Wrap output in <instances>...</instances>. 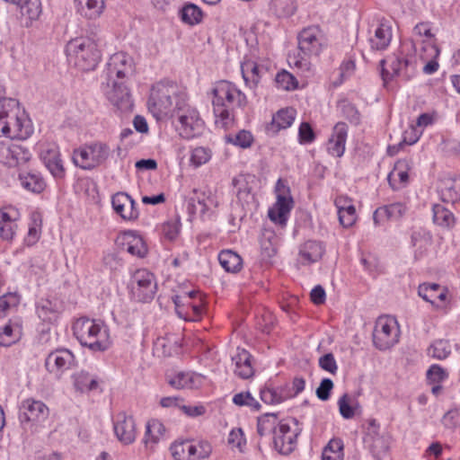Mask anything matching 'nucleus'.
Returning a JSON list of instances; mask_svg holds the SVG:
<instances>
[{
    "label": "nucleus",
    "mask_w": 460,
    "mask_h": 460,
    "mask_svg": "<svg viewBox=\"0 0 460 460\" xmlns=\"http://www.w3.org/2000/svg\"><path fill=\"white\" fill-rule=\"evenodd\" d=\"M418 294L438 311L446 313L450 308L452 296L446 287L434 283L421 284L419 286Z\"/></svg>",
    "instance_id": "6ab92c4d"
},
{
    "label": "nucleus",
    "mask_w": 460,
    "mask_h": 460,
    "mask_svg": "<svg viewBox=\"0 0 460 460\" xmlns=\"http://www.w3.org/2000/svg\"><path fill=\"white\" fill-rule=\"evenodd\" d=\"M296 111L293 108H283L273 114L271 121L267 124L266 130L269 134H277L280 130L287 129L294 123Z\"/></svg>",
    "instance_id": "7c9ffc66"
},
{
    "label": "nucleus",
    "mask_w": 460,
    "mask_h": 460,
    "mask_svg": "<svg viewBox=\"0 0 460 460\" xmlns=\"http://www.w3.org/2000/svg\"><path fill=\"white\" fill-rule=\"evenodd\" d=\"M433 221L436 225L451 228L455 225V217L452 212L446 208L443 205L437 204L433 206Z\"/></svg>",
    "instance_id": "4d7b16f0"
},
{
    "label": "nucleus",
    "mask_w": 460,
    "mask_h": 460,
    "mask_svg": "<svg viewBox=\"0 0 460 460\" xmlns=\"http://www.w3.org/2000/svg\"><path fill=\"white\" fill-rule=\"evenodd\" d=\"M72 378L75 390L80 393H88L99 388L98 377L85 371L74 374Z\"/></svg>",
    "instance_id": "a19ab883"
},
{
    "label": "nucleus",
    "mask_w": 460,
    "mask_h": 460,
    "mask_svg": "<svg viewBox=\"0 0 460 460\" xmlns=\"http://www.w3.org/2000/svg\"><path fill=\"white\" fill-rule=\"evenodd\" d=\"M215 123L221 128H228L234 125V118L231 111L232 106L225 104H212Z\"/></svg>",
    "instance_id": "8fccbe9b"
},
{
    "label": "nucleus",
    "mask_w": 460,
    "mask_h": 460,
    "mask_svg": "<svg viewBox=\"0 0 460 460\" xmlns=\"http://www.w3.org/2000/svg\"><path fill=\"white\" fill-rule=\"evenodd\" d=\"M75 13L87 21H96L104 13L106 0H74Z\"/></svg>",
    "instance_id": "bb28decb"
},
{
    "label": "nucleus",
    "mask_w": 460,
    "mask_h": 460,
    "mask_svg": "<svg viewBox=\"0 0 460 460\" xmlns=\"http://www.w3.org/2000/svg\"><path fill=\"white\" fill-rule=\"evenodd\" d=\"M348 127L345 123H337L328 142V152L336 157H341L345 152Z\"/></svg>",
    "instance_id": "473e14b6"
},
{
    "label": "nucleus",
    "mask_w": 460,
    "mask_h": 460,
    "mask_svg": "<svg viewBox=\"0 0 460 460\" xmlns=\"http://www.w3.org/2000/svg\"><path fill=\"white\" fill-rule=\"evenodd\" d=\"M274 83L275 86L282 91H293L298 86V82L296 77L287 70L278 72Z\"/></svg>",
    "instance_id": "052dcab7"
},
{
    "label": "nucleus",
    "mask_w": 460,
    "mask_h": 460,
    "mask_svg": "<svg viewBox=\"0 0 460 460\" xmlns=\"http://www.w3.org/2000/svg\"><path fill=\"white\" fill-rule=\"evenodd\" d=\"M36 150L50 174L56 179H63L66 175V169L57 143L42 138L37 143Z\"/></svg>",
    "instance_id": "9b49d317"
},
{
    "label": "nucleus",
    "mask_w": 460,
    "mask_h": 460,
    "mask_svg": "<svg viewBox=\"0 0 460 460\" xmlns=\"http://www.w3.org/2000/svg\"><path fill=\"white\" fill-rule=\"evenodd\" d=\"M221 266L228 272H237L242 269L243 260L231 250L222 251L218 255Z\"/></svg>",
    "instance_id": "864d4df0"
},
{
    "label": "nucleus",
    "mask_w": 460,
    "mask_h": 460,
    "mask_svg": "<svg viewBox=\"0 0 460 460\" xmlns=\"http://www.w3.org/2000/svg\"><path fill=\"white\" fill-rule=\"evenodd\" d=\"M213 151L210 147L205 146H196L190 148L189 152V164L197 169L207 164L212 159Z\"/></svg>",
    "instance_id": "37998d69"
},
{
    "label": "nucleus",
    "mask_w": 460,
    "mask_h": 460,
    "mask_svg": "<svg viewBox=\"0 0 460 460\" xmlns=\"http://www.w3.org/2000/svg\"><path fill=\"white\" fill-rule=\"evenodd\" d=\"M117 241L132 256L144 258L148 252V246L144 237L136 230H127L120 233Z\"/></svg>",
    "instance_id": "5701e85b"
},
{
    "label": "nucleus",
    "mask_w": 460,
    "mask_h": 460,
    "mask_svg": "<svg viewBox=\"0 0 460 460\" xmlns=\"http://www.w3.org/2000/svg\"><path fill=\"white\" fill-rule=\"evenodd\" d=\"M298 47L305 56L317 58L328 48V40L322 29L312 26L299 33Z\"/></svg>",
    "instance_id": "2eb2a0df"
},
{
    "label": "nucleus",
    "mask_w": 460,
    "mask_h": 460,
    "mask_svg": "<svg viewBox=\"0 0 460 460\" xmlns=\"http://www.w3.org/2000/svg\"><path fill=\"white\" fill-rule=\"evenodd\" d=\"M102 92L110 103L121 112H128L133 109V101L127 81L106 80L102 84Z\"/></svg>",
    "instance_id": "4468645a"
},
{
    "label": "nucleus",
    "mask_w": 460,
    "mask_h": 460,
    "mask_svg": "<svg viewBox=\"0 0 460 460\" xmlns=\"http://www.w3.org/2000/svg\"><path fill=\"white\" fill-rule=\"evenodd\" d=\"M343 442L339 438L331 439L324 447L322 460H343Z\"/></svg>",
    "instance_id": "bf43d9fd"
},
{
    "label": "nucleus",
    "mask_w": 460,
    "mask_h": 460,
    "mask_svg": "<svg viewBox=\"0 0 460 460\" xmlns=\"http://www.w3.org/2000/svg\"><path fill=\"white\" fill-rule=\"evenodd\" d=\"M452 346L448 341L438 340L429 348L428 353L434 358L444 359L449 356Z\"/></svg>",
    "instance_id": "0e129e2a"
},
{
    "label": "nucleus",
    "mask_w": 460,
    "mask_h": 460,
    "mask_svg": "<svg viewBox=\"0 0 460 460\" xmlns=\"http://www.w3.org/2000/svg\"><path fill=\"white\" fill-rule=\"evenodd\" d=\"M20 303V296L17 293L9 292L0 296V318L6 315L9 310L17 306Z\"/></svg>",
    "instance_id": "69168bd1"
},
{
    "label": "nucleus",
    "mask_w": 460,
    "mask_h": 460,
    "mask_svg": "<svg viewBox=\"0 0 460 460\" xmlns=\"http://www.w3.org/2000/svg\"><path fill=\"white\" fill-rule=\"evenodd\" d=\"M172 460H192L191 438H177L168 447Z\"/></svg>",
    "instance_id": "c9c22d12"
},
{
    "label": "nucleus",
    "mask_w": 460,
    "mask_h": 460,
    "mask_svg": "<svg viewBox=\"0 0 460 460\" xmlns=\"http://www.w3.org/2000/svg\"><path fill=\"white\" fill-rule=\"evenodd\" d=\"M19 181L23 189L33 193H40L46 188L44 179L38 172H22L19 174Z\"/></svg>",
    "instance_id": "79ce46f5"
},
{
    "label": "nucleus",
    "mask_w": 460,
    "mask_h": 460,
    "mask_svg": "<svg viewBox=\"0 0 460 460\" xmlns=\"http://www.w3.org/2000/svg\"><path fill=\"white\" fill-rule=\"evenodd\" d=\"M75 365V355L67 349H58L51 351L45 360L47 370L57 376H60Z\"/></svg>",
    "instance_id": "4be33fe9"
},
{
    "label": "nucleus",
    "mask_w": 460,
    "mask_h": 460,
    "mask_svg": "<svg viewBox=\"0 0 460 460\" xmlns=\"http://www.w3.org/2000/svg\"><path fill=\"white\" fill-rule=\"evenodd\" d=\"M181 21L190 26L199 24L203 20V12L196 4L189 3L184 4L179 12Z\"/></svg>",
    "instance_id": "09e8293b"
},
{
    "label": "nucleus",
    "mask_w": 460,
    "mask_h": 460,
    "mask_svg": "<svg viewBox=\"0 0 460 460\" xmlns=\"http://www.w3.org/2000/svg\"><path fill=\"white\" fill-rule=\"evenodd\" d=\"M166 429L164 423L157 419L148 420L145 426L142 443L146 449L155 450L156 446L164 439Z\"/></svg>",
    "instance_id": "c85d7f7f"
},
{
    "label": "nucleus",
    "mask_w": 460,
    "mask_h": 460,
    "mask_svg": "<svg viewBox=\"0 0 460 460\" xmlns=\"http://www.w3.org/2000/svg\"><path fill=\"white\" fill-rule=\"evenodd\" d=\"M337 403L341 415L347 420L352 419L360 409L357 400L348 394L341 396Z\"/></svg>",
    "instance_id": "6e6d98bb"
},
{
    "label": "nucleus",
    "mask_w": 460,
    "mask_h": 460,
    "mask_svg": "<svg viewBox=\"0 0 460 460\" xmlns=\"http://www.w3.org/2000/svg\"><path fill=\"white\" fill-rule=\"evenodd\" d=\"M66 54L68 62L84 72L94 70L102 59L100 43L94 36L70 40L66 46Z\"/></svg>",
    "instance_id": "39448f33"
},
{
    "label": "nucleus",
    "mask_w": 460,
    "mask_h": 460,
    "mask_svg": "<svg viewBox=\"0 0 460 460\" xmlns=\"http://www.w3.org/2000/svg\"><path fill=\"white\" fill-rule=\"evenodd\" d=\"M393 39V26L389 21H381L369 34L368 42L373 50L386 49Z\"/></svg>",
    "instance_id": "393cba45"
},
{
    "label": "nucleus",
    "mask_w": 460,
    "mask_h": 460,
    "mask_svg": "<svg viewBox=\"0 0 460 460\" xmlns=\"http://www.w3.org/2000/svg\"><path fill=\"white\" fill-rule=\"evenodd\" d=\"M300 429L295 420H281L272 437L274 449L281 455H289L296 447Z\"/></svg>",
    "instance_id": "ddd939ff"
},
{
    "label": "nucleus",
    "mask_w": 460,
    "mask_h": 460,
    "mask_svg": "<svg viewBox=\"0 0 460 460\" xmlns=\"http://www.w3.org/2000/svg\"><path fill=\"white\" fill-rule=\"evenodd\" d=\"M411 169V161L407 159L398 160L388 174V181L391 187L394 190H399L406 186L410 181Z\"/></svg>",
    "instance_id": "c756f323"
},
{
    "label": "nucleus",
    "mask_w": 460,
    "mask_h": 460,
    "mask_svg": "<svg viewBox=\"0 0 460 460\" xmlns=\"http://www.w3.org/2000/svg\"><path fill=\"white\" fill-rule=\"evenodd\" d=\"M268 69L269 60H264L260 51H251L241 63L243 78L250 87H256Z\"/></svg>",
    "instance_id": "a211bd4d"
},
{
    "label": "nucleus",
    "mask_w": 460,
    "mask_h": 460,
    "mask_svg": "<svg viewBox=\"0 0 460 460\" xmlns=\"http://www.w3.org/2000/svg\"><path fill=\"white\" fill-rule=\"evenodd\" d=\"M33 131L31 119L16 100L0 102V137L25 140Z\"/></svg>",
    "instance_id": "7ed1b4c3"
},
{
    "label": "nucleus",
    "mask_w": 460,
    "mask_h": 460,
    "mask_svg": "<svg viewBox=\"0 0 460 460\" xmlns=\"http://www.w3.org/2000/svg\"><path fill=\"white\" fill-rule=\"evenodd\" d=\"M178 341V337L173 334L158 337L154 342L153 350L155 355L157 357H167L177 353L179 349Z\"/></svg>",
    "instance_id": "58836bf2"
},
{
    "label": "nucleus",
    "mask_w": 460,
    "mask_h": 460,
    "mask_svg": "<svg viewBox=\"0 0 460 460\" xmlns=\"http://www.w3.org/2000/svg\"><path fill=\"white\" fill-rule=\"evenodd\" d=\"M220 204L217 194L210 190H205L198 195L199 212L203 216L210 217L215 213Z\"/></svg>",
    "instance_id": "ea45409f"
},
{
    "label": "nucleus",
    "mask_w": 460,
    "mask_h": 460,
    "mask_svg": "<svg viewBox=\"0 0 460 460\" xmlns=\"http://www.w3.org/2000/svg\"><path fill=\"white\" fill-rule=\"evenodd\" d=\"M111 154L108 144L93 141L75 148L72 155L73 164L82 170L91 171L102 165Z\"/></svg>",
    "instance_id": "423d86ee"
},
{
    "label": "nucleus",
    "mask_w": 460,
    "mask_h": 460,
    "mask_svg": "<svg viewBox=\"0 0 460 460\" xmlns=\"http://www.w3.org/2000/svg\"><path fill=\"white\" fill-rule=\"evenodd\" d=\"M147 108L157 120L171 118L175 131L184 139L199 137L206 131L199 110L190 102L186 91L172 81L163 80L152 86Z\"/></svg>",
    "instance_id": "f03ea898"
},
{
    "label": "nucleus",
    "mask_w": 460,
    "mask_h": 460,
    "mask_svg": "<svg viewBox=\"0 0 460 460\" xmlns=\"http://www.w3.org/2000/svg\"><path fill=\"white\" fill-rule=\"evenodd\" d=\"M290 398L286 387H266L261 391V399L268 404H279Z\"/></svg>",
    "instance_id": "3c124183"
},
{
    "label": "nucleus",
    "mask_w": 460,
    "mask_h": 460,
    "mask_svg": "<svg viewBox=\"0 0 460 460\" xmlns=\"http://www.w3.org/2000/svg\"><path fill=\"white\" fill-rule=\"evenodd\" d=\"M227 445L234 453H245L247 449V438L243 429L234 428L229 431Z\"/></svg>",
    "instance_id": "603ef678"
},
{
    "label": "nucleus",
    "mask_w": 460,
    "mask_h": 460,
    "mask_svg": "<svg viewBox=\"0 0 460 460\" xmlns=\"http://www.w3.org/2000/svg\"><path fill=\"white\" fill-rule=\"evenodd\" d=\"M315 135L313 128L307 122H302L298 128V142L301 145H308L314 142Z\"/></svg>",
    "instance_id": "774afa93"
},
{
    "label": "nucleus",
    "mask_w": 460,
    "mask_h": 460,
    "mask_svg": "<svg viewBox=\"0 0 460 460\" xmlns=\"http://www.w3.org/2000/svg\"><path fill=\"white\" fill-rule=\"evenodd\" d=\"M439 54L432 24L428 22H418L412 29L411 39L402 43L399 53L381 60L385 84L394 78L404 81L411 79L420 65H423L425 74H434L438 69L437 59Z\"/></svg>",
    "instance_id": "f257e3e1"
},
{
    "label": "nucleus",
    "mask_w": 460,
    "mask_h": 460,
    "mask_svg": "<svg viewBox=\"0 0 460 460\" xmlns=\"http://www.w3.org/2000/svg\"><path fill=\"white\" fill-rule=\"evenodd\" d=\"M22 322L13 318L0 327V346H11L19 341L22 335Z\"/></svg>",
    "instance_id": "2f4dec72"
},
{
    "label": "nucleus",
    "mask_w": 460,
    "mask_h": 460,
    "mask_svg": "<svg viewBox=\"0 0 460 460\" xmlns=\"http://www.w3.org/2000/svg\"><path fill=\"white\" fill-rule=\"evenodd\" d=\"M31 157L30 151L20 145H11L3 154V162L8 166H16L28 162Z\"/></svg>",
    "instance_id": "e433bc0d"
},
{
    "label": "nucleus",
    "mask_w": 460,
    "mask_h": 460,
    "mask_svg": "<svg viewBox=\"0 0 460 460\" xmlns=\"http://www.w3.org/2000/svg\"><path fill=\"white\" fill-rule=\"evenodd\" d=\"M281 420L275 413H265L257 418V432L261 437L274 436Z\"/></svg>",
    "instance_id": "c03bdc74"
},
{
    "label": "nucleus",
    "mask_w": 460,
    "mask_h": 460,
    "mask_svg": "<svg viewBox=\"0 0 460 460\" xmlns=\"http://www.w3.org/2000/svg\"><path fill=\"white\" fill-rule=\"evenodd\" d=\"M42 217L38 211H33L30 215L28 223V233L24 238L27 245H34L41 236Z\"/></svg>",
    "instance_id": "a18cd8bd"
},
{
    "label": "nucleus",
    "mask_w": 460,
    "mask_h": 460,
    "mask_svg": "<svg viewBox=\"0 0 460 460\" xmlns=\"http://www.w3.org/2000/svg\"><path fill=\"white\" fill-rule=\"evenodd\" d=\"M233 402L240 407L246 406L252 411H259L261 403L252 395L250 392H241L234 395Z\"/></svg>",
    "instance_id": "e2e57ef3"
},
{
    "label": "nucleus",
    "mask_w": 460,
    "mask_h": 460,
    "mask_svg": "<svg viewBox=\"0 0 460 460\" xmlns=\"http://www.w3.org/2000/svg\"><path fill=\"white\" fill-rule=\"evenodd\" d=\"M275 201L268 209V217L275 225L284 226L287 225L295 201L288 182L279 179L274 188Z\"/></svg>",
    "instance_id": "0eeeda50"
},
{
    "label": "nucleus",
    "mask_w": 460,
    "mask_h": 460,
    "mask_svg": "<svg viewBox=\"0 0 460 460\" xmlns=\"http://www.w3.org/2000/svg\"><path fill=\"white\" fill-rule=\"evenodd\" d=\"M111 421L114 436L120 444L129 446L136 442L138 431L133 415L119 411L113 413Z\"/></svg>",
    "instance_id": "f3484780"
},
{
    "label": "nucleus",
    "mask_w": 460,
    "mask_h": 460,
    "mask_svg": "<svg viewBox=\"0 0 460 460\" xmlns=\"http://www.w3.org/2000/svg\"><path fill=\"white\" fill-rule=\"evenodd\" d=\"M400 327L397 320L390 315L380 316L375 324L373 341L379 349H387L399 341Z\"/></svg>",
    "instance_id": "f8f14e48"
},
{
    "label": "nucleus",
    "mask_w": 460,
    "mask_h": 460,
    "mask_svg": "<svg viewBox=\"0 0 460 460\" xmlns=\"http://www.w3.org/2000/svg\"><path fill=\"white\" fill-rule=\"evenodd\" d=\"M133 73V59L124 52L113 54L108 62L106 80L127 81Z\"/></svg>",
    "instance_id": "aec40b11"
},
{
    "label": "nucleus",
    "mask_w": 460,
    "mask_h": 460,
    "mask_svg": "<svg viewBox=\"0 0 460 460\" xmlns=\"http://www.w3.org/2000/svg\"><path fill=\"white\" fill-rule=\"evenodd\" d=\"M212 104L242 107L246 104V96L234 84L228 81H218L210 90Z\"/></svg>",
    "instance_id": "dca6fc26"
},
{
    "label": "nucleus",
    "mask_w": 460,
    "mask_h": 460,
    "mask_svg": "<svg viewBox=\"0 0 460 460\" xmlns=\"http://www.w3.org/2000/svg\"><path fill=\"white\" fill-rule=\"evenodd\" d=\"M72 330L80 344L93 352H103L112 344L109 327L100 320L79 318L74 322Z\"/></svg>",
    "instance_id": "20e7f679"
},
{
    "label": "nucleus",
    "mask_w": 460,
    "mask_h": 460,
    "mask_svg": "<svg viewBox=\"0 0 460 460\" xmlns=\"http://www.w3.org/2000/svg\"><path fill=\"white\" fill-rule=\"evenodd\" d=\"M128 289L132 299L147 303L152 301L156 294L157 281L151 271L138 269L131 274Z\"/></svg>",
    "instance_id": "1a4fd4ad"
},
{
    "label": "nucleus",
    "mask_w": 460,
    "mask_h": 460,
    "mask_svg": "<svg viewBox=\"0 0 460 460\" xmlns=\"http://www.w3.org/2000/svg\"><path fill=\"white\" fill-rule=\"evenodd\" d=\"M39 318L45 323H54L61 314V305L56 300L40 299L36 307Z\"/></svg>",
    "instance_id": "f704fd0d"
},
{
    "label": "nucleus",
    "mask_w": 460,
    "mask_h": 460,
    "mask_svg": "<svg viewBox=\"0 0 460 460\" xmlns=\"http://www.w3.org/2000/svg\"><path fill=\"white\" fill-rule=\"evenodd\" d=\"M255 183V177L249 174H240L234 179V185L237 190L240 199L250 198Z\"/></svg>",
    "instance_id": "5fc2aeb1"
},
{
    "label": "nucleus",
    "mask_w": 460,
    "mask_h": 460,
    "mask_svg": "<svg viewBox=\"0 0 460 460\" xmlns=\"http://www.w3.org/2000/svg\"><path fill=\"white\" fill-rule=\"evenodd\" d=\"M365 445L375 454L376 456H381L386 453L390 447V437L383 433L369 441L366 442Z\"/></svg>",
    "instance_id": "680f3d73"
},
{
    "label": "nucleus",
    "mask_w": 460,
    "mask_h": 460,
    "mask_svg": "<svg viewBox=\"0 0 460 460\" xmlns=\"http://www.w3.org/2000/svg\"><path fill=\"white\" fill-rule=\"evenodd\" d=\"M234 368V371L236 376L241 378L247 379L253 376L254 370L252 364V358L250 353L242 349H238L235 355L232 358Z\"/></svg>",
    "instance_id": "72a5a7b5"
},
{
    "label": "nucleus",
    "mask_w": 460,
    "mask_h": 460,
    "mask_svg": "<svg viewBox=\"0 0 460 460\" xmlns=\"http://www.w3.org/2000/svg\"><path fill=\"white\" fill-rule=\"evenodd\" d=\"M192 460H208L214 452L211 441L207 438H191Z\"/></svg>",
    "instance_id": "de8ad7c7"
},
{
    "label": "nucleus",
    "mask_w": 460,
    "mask_h": 460,
    "mask_svg": "<svg viewBox=\"0 0 460 460\" xmlns=\"http://www.w3.org/2000/svg\"><path fill=\"white\" fill-rule=\"evenodd\" d=\"M22 215L14 206L7 205L0 208V238L12 242L18 231V223Z\"/></svg>",
    "instance_id": "412c9836"
},
{
    "label": "nucleus",
    "mask_w": 460,
    "mask_h": 460,
    "mask_svg": "<svg viewBox=\"0 0 460 460\" xmlns=\"http://www.w3.org/2000/svg\"><path fill=\"white\" fill-rule=\"evenodd\" d=\"M411 243L414 251V257L417 260H423L436 255L437 251L432 241V235L425 230H419L413 233Z\"/></svg>",
    "instance_id": "a878e982"
},
{
    "label": "nucleus",
    "mask_w": 460,
    "mask_h": 460,
    "mask_svg": "<svg viewBox=\"0 0 460 460\" xmlns=\"http://www.w3.org/2000/svg\"><path fill=\"white\" fill-rule=\"evenodd\" d=\"M181 220L179 217H172L156 226L159 235L166 241H175L181 233Z\"/></svg>",
    "instance_id": "49530a36"
},
{
    "label": "nucleus",
    "mask_w": 460,
    "mask_h": 460,
    "mask_svg": "<svg viewBox=\"0 0 460 460\" xmlns=\"http://www.w3.org/2000/svg\"><path fill=\"white\" fill-rule=\"evenodd\" d=\"M339 217L340 224L343 227H350L352 226L356 221H357V212L356 208L354 204H351L349 206H347L344 209H341V211L337 212Z\"/></svg>",
    "instance_id": "338daca9"
},
{
    "label": "nucleus",
    "mask_w": 460,
    "mask_h": 460,
    "mask_svg": "<svg viewBox=\"0 0 460 460\" xmlns=\"http://www.w3.org/2000/svg\"><path fill=\"white\" fill-rule=\"evenodd\" d=\"M225 140L228 144L234 145L243 149H246L251 147L253 144L254 137L251 131L242 129L236 133L226 135Z\"/></svg>",
    "instance_id": "13d9d810"
},
{
    "label": "nucleus",
    "mask_w": 460,
    "mask_h": 460,
    "mask_svg": "<svg viewBox=\"0 0 460 460\" xmlns=\"http://www.w3.org/2000/svg\"><path fill=\"white\" fill-rule=\"evenodd\" d=\"M49 415V407L40 400L26 398L19 406V421L24 429L36 432Z\"/></svg>",
    "instance_id": "6e6552de"
},
{
    "label": "nucleus",
    "mask_w": 460,
    "mask_h": 460,
    "mask_svg": "<svg viewBox=\"0 0 460 460\" xmlns=\"http://www.w3.org/2000/svg\"><path fill=\"white\" fill-rule=\"evenodd\" d=\"M206 382V377L191 371H180L168 376V383L175 389H198Z\"/></svg>",
    "instance_id": "cd10ccee"
},
{
    "label": "nucleus",
    "mask_w": 460,
    "mask_h": 460,
    "mask_svg": "<svg viewBox=\"0 0 460 460\" xmlns=\"http://www.w3.org/2000/svg\"><path fill=\"white\" fill-rule=\"evenodd\" d=\"M113 210L125 222H135L139 217L136 201L125 192H118L111 198Z\"/></svg>",
    "instance_id": "b1692460"
},
{
    "label": "nucleus",
    "mask_w": 460,
    "mask_h": 460,
    "mask_svg": "<svg viewBox=\"0 0 460 460\" xmlns=\"http://www.w3.org/2000/svg\"><path fill=\"white\" fill-rule=\"evenodd\" d=\"M323 252L324 247L322 243L308 240L300 248L299 260L303 263H313L322 258Z\"/></svg>",
    "instance_id": "4c0bfd02"
},
{
    "label": "nucleus",
    "mask_w": 460,
    "mask_h": 460,
    "mask_svg": "<svg viewBox=\"0 0 460 460\" xmlns=\"http://www.w3.org/2000/svg\"><path fill=\"white\" fill-rule=\"evenodd\" d=\"M173 303L177 315L185 321H199L205 313L204 298L196 291L174 296Z\"/></svg>",
    "instance_id": "9d476101"
}]
</instances>
